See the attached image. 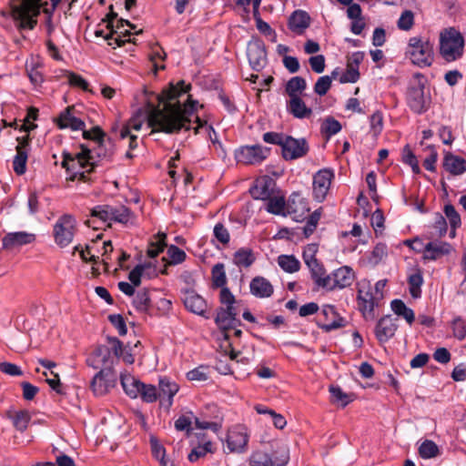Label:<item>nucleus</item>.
<instances>
[{
	"instance_id": "7",
	"label": "nucleus",
	"mask_w": 466,
	"mask_h": 466,
	"mask_svg": "<svg viewBox=\"0 0 466 466\" xmlns=\"http://www.w3.org/2000/svg\"><path fill=\"white\" fill-rule=\"evenodd\" d=\"M405 56L420 67L431 66L434 61L433 45L422 36H412L409 39Z\"/></svg>"
},
{
	"instance_id": "61",
	"label": "nucleus",
	"mask_w": 466,
	"mask_h": 466,
	"mask_svg": "<svg viewBox=\"0 0 466 466\" xmlns=\"http://www.w3.org/2000/svg\"><path fill=\"white\" fill-rule=\"evenodd\" d=\"M414 24V14L410 10H405L401 13L397 25L400 30L409 31Z\"/></svg>"
},
{
	"instance_id": "2",
	"label": "nucleus",
	"mask_w": 466,
	"mask_h": 466,
	"mask_svg": "<svg viewBox=\"0 0 466 466\" xmlns=\"http://www.w3.org/2000/svg\"><path fill=\"white\" fill-rule=\"evenodd\" d=\"M41 8L46 15V33L50 35L55 31L52 20L54 11L48 8L47 3L44 5L42 0H12L11 2L12 16L20 29L32 30L37 23L36 17L40 14Z\"/></svg>"
},
{
	"instance_id": "33",
	"label": "nucleus",
	"mask_w": 466,
	"mask_h": 466,
	"mask_svg": "<svg viewBox=\"0 0 466 466\" xmlns=\"http://www.w3.org/2000/svg\"><path fill=\"white\" fill-rule=\"evenodd\" d=\"M264 209L268 213L277 216H287V204L284 196L276 192L269 198L264 201Z\"/></svg>"
},
{
	"instance_id": "50",
	"label": "nucleus",
	"mask_w": 466,
	"mask_h": 466,
	"mask_svg": "<svg viewBox=\"0 0 466 466\" xmlns=\"http://www.w3.org/2000/svg\"><path fill=\"white\" fill-rule=\"evenodd\" d=\"M440 453L437 444L430 440H425L419 447V454L422 459H431Z\"/></svg>"
},
{
	"instance_id": "60",
	"label": "nucleus",
	"mask_w": 466,
	"mask_h": 466,
	"mask_svg": "<svg viewBox=\"0 0 466 466\" xmlns=\"http://www.w3.org/2000/svg\"><path fill=\"white\" fill-rule=\"evenodd\" d=\"M329 392L332 398V401L341 403L343 407L351 401L350 396L346 394L339 386H330Z\"/></svg>"
},
{
	"instance_id": "39",
	"label": "nucleus",
	"mask_w": 466,
	"mask_h": 466,
	"mask_svg": "<svg viewBox=\"0 0 466 466\" xmlns=\"http://www.w3.org/2000/svg\"><path fill=\"white\" fill-rule=\"evenodd\" d=\"M391 310L399 317L403 318L409 325H411L415 320L414 311L406 306L401 299H393L390 302Z\"/></svg>"
},
{
	"instance_id": "63",
	"label": "nucleus",
	"mask_w": 466,
	"mask_h": 466,
	"mask_svg": "<svg viewBox=\"0 0 466 466\" xmlns=\"http://www.w3.org/2000/svg\"><path fill=\"white\" fill-rule=\"evenodd\" d=\"M388 256V247L384 243H378L370 255V260L371 263L377 265L380 261H382L383 258H385Z\"/></svg>"
},
{
	"instance_id": "57",
	"label": "nucleus",
	"mask_w": 466,
	"mask_h": 466,
	"mask_svg": "<svg viewBox=\"0 0 466 466\" xmlns=\"http://www.w3.org/2000/svg\"><path fill=\"white\" fill-rule=\"evenodd\" d=\"M212 451V443L211 441H207L203 445H198V447L194 448L190 453L188 454V461L190 462H195L198 459L205 457L207 453Z\"/></svg>"
},
{
	"instance_id": "22",
	"label": "nucleus",
	"mask_w": 466,
	"mask_h": 466,
	"mask_svg": "<svg viewBox=\"0 0 466 466\" xmlns=\"http://www.w3.org/2000/svg\"><path fill=\"white\" fill-rule=\"evenodd\" d=\"M396 319L390 315H386L379 319L375 327V336L380 343L388 342L398 329Z\"/></svg>"
},
{
	"instance_id": "4",
	"label": "nucleus",
	"mask_w": 466,
	"mask_h": 466,
	"mask_svg": "<svg viewBox=\"0 0 466 466\" xmlns=\"http://www.w3.org/2000/svg\"><path fill=\"white\" fill-rule=\"evenodd\" d=\"M426 84V76L421 73H415L407 89V105L413 113L418 115L425 113L430 107L431 96L425 94Z\"/></svg>"
},
{
	"instance_id": "47",
	"label": "nucleus",
	"mask_w": 466,
	"mask_h": 466,
	"mask_svg": "<svg viewBox=\"0 0 466 466\" xmlns=\"http://www.w3.org/2000/svg\"><path fill=\"white\" fill-rule=\"evenodd\" d=\"M138 397L146 403H153L158 400L157 388L152 384L142 382L139 388Z\"/></svg>"
},
{
	"instance_id": "38",
	"label": "nucleus",
	"mask_w": 466,
	"mask_h": 466,
	"mask_svg": "<svg viewBox=\"0 0 466 466\" xmlns=\"http://www.w3.org/2000/svg\"><path fill=\"white\" fill-rule=\"evenodd\" d=\"M307 89V82L302 76H293L285 85V93L289 98L302 96Z\"/></svg>"
},
{
	"instance_id": "53",
	"label": "nucleus",
	"mask_w": 466,
	"mask_h": 466,
	"mask_svg": "<svg viewBox=\"0 0 466 466\" xmlns=\"http://www.w3.org/2000/svg\"><path fill=\"white\" fill-rule=\"evenodd\" d=\"M26 72L27 76L30 79V82L35 86H40L44 82V75L42 67L39 65H35L31 63L26 65Z\"/></svg>"
},
{
	"instance_id": "18",
	"label": "nucleus",
	"mask_w": 466,
	"mask_h": 466,
	"mask_svg": "<svg viewBox=\"0 0 466 466\" xmlns=\"http://www.w3.org/2000/svg\"><path fill=\"white\" fill-rule=\"evenodd\" d=\"M334 178V173L329 168L319 170L313 177V197L322 202L330 188L331 181Z\"/></svg>"
},
{
	"instance_id": "42",
	"label": "nucleus",
	"mask_w": 466,
	"mask_h": 466,
	"mask_svg": "<svg viewBox=\"0 0 466 466\" xmlns=\"http://www.w3.org/2000/svg\"><path fill=\"white\" fill-rule=\"evenodd\" d=\"M272 466H286L289 461V450L287 445L278 444L276 450L269 454Z\"/></svg>"
},
{
	"instance_id": "23",
	"label": "nucleus",
	"mask_w": 466,
	"mask_h": 466,
	"mask_svg": "<svg viewBox=\"0 0 466 466\" xmlns=\"http://www.w3.org/2000/svg\"><path fill=\"white\" fill-rule=\"evenodd\" d=\"M158 400L160 405L169 409L173 405V398L178 392L179 386L167 377L159 379Z\"/></svg>"
},
{
	"instance_id": "29",
	"label": "nucleus",
	"mask_w": 466,
	"mask_h": 466,
	"mask_svg": "<svg viewBox=\"0 0 466 466\" xmlns=\"http://www.w3.org/2000/svg\"><path fill=\"white\" fill-rule=\"evenodd\" d=\"M451 245L444 241H430L425 245L423 259L437 260L440 258L450 254Z\"/></svg>"
},
{
	"instance_id": "1",
	"label": "nucleus",
	"mask_w": 466,
	"mask_h": 466,
	"mask_svg": "<svg viewBox=\"0 0 466 466\" xmlns=\"http://www.w3.org/2000/svg\"><path fill=\"white\" fill-rule=\"evenodd\" d=\"M190 89V85L184 81L163 90L159 99L163 102L162 109L153 108L149 114L138 111L125 126L121 127L120 137L125 139L132 130L139 131L147 122V126L157 131L166 133L178 132L182 127H190L188 121L192 120L194 110L192 107L182 108V96Z\"/></svg>"
},
{
	"instance_id": "11",
	"label": "nucleus",
	"mask_w": 466,
	"mask_h": 466,
	"mask_svg": "<svg viewBox=\"0 0 466 466\" xmlns=\"http://www.w3.org/2000/svg\"><path fill=\"white\" fill-rule=\"evenodd\" d=\"M76 232V218L70 214H64L54 225V240L60 248L67 247L73 241Z\"/></svg>"
},
{
	"instance_id": "54",
	"label": "nucleus",
	"mask_w": 466,
	"mask_h": 466,
	"mask_svg": "<svg viewBox=\"0 0 466 466\" xmlns=\"http://www.w3.org/2000/svg\"><path fill=\"white\" fill-rule=\"evenodd\" d=\"M341 124L332 116L325 118L321 125V132L327 137H330L338 134L341 130Z\"/></svg>"
},
{
	"instance_id": "62",
	"label": "nucleus",
	"mask_w": 466,
	"mask_h": 466,
	"mask_svg": "<svg viewBox=\"0 0 466 466\" xmlns=\"http://www.w3.org/2000/svg\"><path fill=\"white\" fill-rule=\"evenodd\" d=\"M331 83V76H320L314 85V92L320 96H325L329 90Z\"/></svg>"
},
{
	"instance_id": "44",
	"label": "nucleus",
	"mask_w": 466,
	"mask_h": 466,
	"mask_svg": "<svg viewBox=\"0 0 466 466\" xmlns=\"http://www.w3.org/2000/svg\"><path fill=\"white\" fill-rule=\"evenodd\" d=\"M212 286L213 288H227V275L223 263H217L211 269Z\"/></svg>"
},
{
	"instance_id": "6",
	"label": "nucleus",
	"mask_w": 466,
	"mask_h": 466,
	"mask_svg": "<svg viewBox=\"0 0 466 466\" xmlns=\"http://www.w3.org/2000/svg\"><path fill=\"white\" fill-rule=\"evenodd\" d=\"M108 345H100L93 352L92 356L87 359V364L94 369H107L118 361L123 353V344L116 337L106 338Z\"/></svg>"
},
{
	"instance_id": "51",
	"label": "nucleus",
	"mask_w": 466,
	"mask_h": 466,
	"mask_svg": "<svg viewBox=\"0 0 466 466\" xmlns=\"http://www.w3.org/2000/svg\"><path fill=\"white\" fill-rule=\"evenodd\" d=\"M452 335L459 340L466 338V319L461 316H456L451 322Z\"/></svg>"
},
{
	"instance_id": "31",
	"label": "nucleus",
	"mask_w": 466,
	"mask_h": 466,
	"mask_svg": "<svg viewBox=\"0 0 466 466\" xmlns=\"http://www.w3.org/2000/svg\"><path fill=\"white\" fill-rule=\"evenodd\" d=\"M288 214L302 217L309 211L306 199L297 192H293L286 201Z\"/></svg>"
},
{
	"instance_id": "56",
	"label": "nucleus",
	"mask_w": 466,
	"mask_h": 466,
	"mask_svg": "<svg viewBox=\"0 0 466 466\" xmlns=\"http://www.w3.org/2000/svg\"><path fill=\"white\" fill-rule=\"evenodd\" d=\"M250 466H272L271 456L264 451H254L249 457Z\"/></svg>"
},
{
	"instance_id": "48",
	"label": "nucleus",
	"mask_w": 466,
	"mask_h": 466,
	"mask_svg": "<svg viewBox=\"0 0 466 466\" xmlns=\"http://www.w3.org/2000/svg\"><path fill=\"white\" fill-rule=\"evenodd\" d=\"M166 234L158 233L154 237V240H152L147 248V256L150 258H156L161 252H163L166 247Z\"/></svg>"
},
{
	"instance_id": "15",
	"label": "nucleus",
	"mask_w": 466,
	"mask_h": 466,
	"mask_svg": "<svg viewBox=\"0 0 466 466\" xmlns=\"http://www.w3.org/2000/svg\"><path fill=\"white\" fill-rule=\"evenodd\" d=\"M247 56L250 66L255 71L262 70L268 62L265 44L258 38H252L247 46Z\"/></svg>"
},
{
	"instance_id": "30",
	"label": "nucleus",
	"mask_w": 466,
	"mask_h": 466,
	"mask_svg": "<svg viewBox=\"0 0 466 466\" xmlns=\"http://www.w3.org/2000/svg\"><path fill=\"white\" fill-rule=\"evenodd\" d=\"M35 240V235L25 231L11 232L6 234L2 241L5 248H12L33 243Z\"/></svg>"
},
{
	"instance_id": "16",
	"label": "nucleus",
	"mask_w": 466,
	"mask_h": 466,
	"mask_svg": "<svg viewBox=\"0 0 466 466\" xmlns=\"http://www.w3.org/2000/svg\"><path fill=\"white\" fill-rule=\"evenodd\" d=\"M269 150L259 145L245 146L235 152L238 163L246 165H256L267 158Z\"/></svg>"
},
{
	"instance_id": "55",
	"label": "nucleus",
	"mask_w": 466,
	"mask_h": 466,
	"mask_svg": "<svg viewBox=\"0 0 466 466\" xmlns=\"http://www.w3.org/2000/svg\"><path fill=\"white\" fill-rule=\"evenodd\" d=\"M112 212L111 205H100L96 206L91 210V217L93 218H98L102 222H111Z\"/></svg>"
},
{
	"instance_id": "24",
	"label": "nucleus",
	"mask_w": 466,
	"mask_h": 466,
	"mask_svg": "<svg viewBox=\"0 0 466 466\" xmlns=\"http://www.w3.org/2000/svg\"><path fill=\"white\" fill-rule=\"evenodd\" d=\"M183 303L187 310L190 312L205 316L207 310L206 300L194 290L187 289L183 296Z\"/></svg>"
},
{
	"instance_id": "13",
	"label": "nucleus",
	"mask_w": 466,
	"mask_h": 466,
	"mask_svg": "<svg viewBox=\"0 0 466 466\" xmlns=\"http://www.w3.org/2000/svg\"><path fill=\"white\" fill-rule=\"evenodd\" d=\"M248 440V429L241 424L235 425L228 431L227 448L229 452L242 453L247 450Z\"/></svg>"
},
{
	"instance_id": "41",
	"label": "nucleus",
	"mask_w": 466,
	"mask_h": 466,
	"mask_svg": "<svg viewBox=\"0 0 466 466\" xmlns=\"http://www.w3.org/2000/svg\"><path fill=\"white\" fill-rule=\"evenodd\" d=\"M254 261V254L249 248H239L235 252L233 257L234 264L239 268H248Z\"/></svg>"
},
{
	"instance_id": "45",
	"label": "nucleus",
	"mask_w": 466,
	"mask_h": 466,
	"mask_svg": "<svg viewBox=\"0 0 466 466\" xmlns=\"http://www.w3.org/2000/svg\"><path fill=\"white\" fill-rule=\"evenodd\" d=\"M27 150L23 146H16V155L13 160L14 171L17 175H23L26 171Z\"/></svg>"
},
{
	"instance_id": "8",
	"label": "nucleus",
	"mask_w": 466,
	"mask_h": 466,
	"mask_svg": "<svg viewBox=\"0 0 466 466\" xmlns=\"http://www.w3.org/2000/svg\"><path fill=\"white\" fill-rule=\"evenodd\" d=\"M464 45V37L454 27L444 29L440 35V55L447 62L461 58Z\"/></svg>"
},
{
	"instance_id": "58",
	"label": "nucleus",
	"mask_w": 466,
	"mask_h": 466,
	"mask_svg": "<svg viewBox=\"0 0 466 466\" xmlns=\"http://www.w3.org/2000/svg\"><path fill=\"white\" fill-rule=\"evenodd\" d=\"M370 129L374 137H378L383 129V116L381 112L376 111L370 117Z\"/></svg>"
},
{
	"instance_id": "52",
	"label": "nucleus",
	"mask_w": 466,
	"mask_h": 466,
	"mask_svg": "<svg viewBox=\"0 0 466 466\" xmlns=\"http://www.w3.org/2000/svg\"><path fill=\"white\" fill-rule=\"evenodd\" d=\"M150 297L147 289L139 290L135 294L133 305L138 311H147L150 307Z\"/></svg>"
},
{
	"instance_id": "3",
	"label": "nucleus",
	"mask_w": 466,
	"mask_h": 466,
	"mask_svg": "<svg viewBox=\"0 0 466 466\" xmlns=\"http://www.w3.org/2000/svg\"><path fill=\"white\" fill-rule=\"evenodd\" d=\"M95 166L94 157L91 156V150L81 147L77 153H63L62 167L66 168L71 180H85L86 174L90 173Z\"/></svg>"
},
{
	"instance_id": "49",
	"label": "nucleus",
	"mask_w": 466,
	"mask_h": 466,
	"mask_svg": "<svg viewBox=\"0 0 466 466\" xmlns=\"http://www.w3.org/2000/svg\"><path fill=\"white\" fill-rule=\"evenodd\" d=\"M10 419L15 428L23 432L27 429L31 416L27 410H19L10 416Z\"/></svg>"
},
{
	"instance_id": "21",
	"label": "nucleus",
	"mask_w": 466,
	"mask_h": 466,
	"mask_svg": "<svg viewBox=\"0 0 466 466\" xmlns=\"http://www.w3.org/2000/svg\"><path fill=\"white\" fill-rule=\"evenodd\" d=\"M120 29V25H116V29H114V26L109 20L106 25V29H97L95 32L96 36H103L109 46L114 47L122 46L127 42H130L131 39L127 36L130 35V33L127 30L125 32L118 30Z\"/></svg>"
},
{
	"instance_id": "34",
	"label": "nucleus",
	"mask_w": 466,
	"mask_h": 466,
	"mask_svg": "<svg viewBox=\"0 0 466 466\" xmlns=\"http://www.w3.org/2000/svg\"><path fill=\"white\" fill-rule=\"evenodd\" d=\"M120 383L125 393L131 399H137L139 396V388L142 383L140 380L128 372L120 374Z\"/></svg>"
},
{
	"instance_id": "27",
	"label": "nucleus",
	"mask_w": 466,
	"mask_h": 466,
	"mask_svg": "<svg viewBox=\"0 0 466 466\" xmlns=\"http://www.w3.org/2000/svg\"><path fill=\"white\" fill-rule=\"evenodd\" d=\"M250 293L258 299H268L274 292L273 285L266 278L257 276L249 283Z\"/></svg>"
},
{
	"instance_id": "43",
	"label": "nucleus",
	"mask_w": 466,
	"mask_h": 466,
	"mask_svg": "<svg viewBox=\"0 0 466 466\" xmlns=\"http://www.w3.org/2000/svg\"><path fill=\"white\" fill-rule=\"evenodd\" d=\"M278 264L285 272L295 273L300 268V262L293 255H280L278 257Z\"/></svg>"
},
{
	"instance_id": "26",
	"label": "nucleus",
	"mask_w": 466,
	"mask_h": 466,
	"mask_svg": "<svg viewBox=\"0 0 466 466\" xmlns=\"http://www.w3.org/2000/svg\"><path fill=\"white\" fill-rule=\"evenodd\" d=\"M322 314L326 320L323 324H319L321 329L329 332L345 326L344 319L338 316L334 306L325 305L322 309Z\"/></svg>"
},
{
	"instance_id": "46",
	"label": "nucleus",
	"mask_w": 466,
	"mask_h": 466,
	"mask_svg": "<svg viewBox=\"0 0 466 466\" xmlns=\"http://www.w3.org/2000/svg\"><path fill=\"white\" fill-rule=\"evenodd\" d=\"M148 56L152 63L155 74H157L158 70L165 68L164 60L166 58V53L160 46L157 45L152 46Z\"/></svg>"
},
{
	"instance_id": "32",
	"label": "nucleus",
	"mask_w": 466,
	"mask_h": 466,
	"mask_svg": "<svg viewBox=\"0 0 466 466\" xmlns=\"http://www.w3.org/2000/svg\"><path fill=\"white\" fill-rule=\"evenodd\" d=\"M310 24V17L307 12L302 10L294 11L289 18V28L298 34H302Z\"/></svg>"
},
{
	"instance_id": "19",
	"label": "nucleus",
	"mask_w": 466,
	"mask_h": 466,
	"mask_svg": "<svg viewBox=\"0 0 466 466\" xmlns=\"http://www.w3.org/2000/svg\"><path fill=\"white\" fill-rule=\"evenodd\" d=\"M277 192V185L268 176L258 177L250 187L249 193L254 199L267 200Z\"/></svg>"
},
{
	"instance_id": "37",
	"label": "nucleus",
	"mask_w": 466,
	"mask_h": 466,
	"mask_svg": "<svg viewBox=\"0 0 466 466\" xmlns=\"http://www.w3.org/2000/svg\"><path fill=\"white\" fill-rule=\"evenodd\" d=\"M310 271L311 279L314 280L318 288L325 289L329 286V275L326 274V270L319 261L307 265Z\"/></svg>"
},
{
	"instance_id": "14",
	"label": "nucleus",
	"mask_w": 466,
	"mask_h": 466,
	"mask_svg": "<svg viewBox=\"0 0 466 466\" xmlns=\"http://www.w3.org/2000/svg\"><path fill=\"white\" fill-rule=\"evenodd\" d=\"M181 100H182V108H188L189 106L192 107L194 110V116H195L192 117V120L190 122L188 121V123H187V125H189L190 127H188V128L182 127V129H186V130L194 129L196 134H198L201 131H204L205 133L208 134L209 139L213 143L217 142L218 136H217L215 129L213 128L212 126L208 125L206 122L202 123L200 121V119L198 118V116L196 114L197 102L192 101L190 99V95H188V92H187L186 95L182 96Z\"/></svg>"
},
{
	"instance_id": "35",
	"label": "nucleus",
	"mask_w": 466,
	"mask_h": 466,
	"mask_svg": "<svg viewBox=\"0 0 466 466\" xmlns=\"http://www.w3.org/2000/svg\"><path fill=\"white\" fill-rule=\"evenodd\" d=\"M443 167L451 175L460 176L466 171V161L461 157L447 153L443 159Z\"/></svg>"
},
{
	"instance_id": "10",
	"label": "nucleus",
	"mask_w": 466,
	"mask_h": 466,
	"mask_svg": "<svg viewBox=\"0 0 466 466\" xmlns=\"http://www.w3.org/2000/svg\"><path fill=\"white\" fill-rule=\"evenodd\" d=\"M358 308L366 320L375 319V307L378 306L379 298L374 294L373 288L369 280L363 279L358 283Z\"/></svg>"
},
{
	"instance_id": "20",
	"label": "nucleus",
	"mask_w": 466,
	"mask_h": 466,
	"mask_svg": "<svg viewBox=\"0 0 466 466\" xmlns=\"http://www.w3.org/2000/svg\"><path fill=\"white\" fill-rule=\"evenodd\" d=\"M355 276L351 268L348 266L340 267L329 275V286L327 290L342 289L350 287L354 281Z\"/></svg>"
},
{
	"instance_id": "40",
	"label": "nucleus",
	"mask_w": 466,
	"mask_h": 466,
	"mask_svg": "<svg viewBox=\"0 0 466 466\" xmlns=\"http://www.w3.org/2000/svg\"><path fill=\"white\" fill-rule=\"evenodd\" d=\"M111 221L117 222L123 225L132 224L135 218L133 212L126 206H112Z\"/></svg>"
},
{
	"instance_id": "28",
	"label": "nucleus",
	"mask_w": 466,
	"mask_h": 466,
	"mask_svg": "<svg viewBox=\"0 0 466 466\" xmlns=\"http://www.w3.org/2000/svg\"><path fill=\"white\" fill-rule=\"evenodd\" d=\"M288 113L298 119L309 118L312 116V109L306 105L302 96L289 98L286 102Z\"/></svg>"
},
{
	"instance_id": "36",
	"label": "nucleus",
	"mask_w": 466,
	"mask_h": 466,
	"mask_svg": "<svg viewBox=\"0 0 466 466\" xmlns=\"http://www.w3.org/2000/svg\"><path fill=\"white\" fill-rule=\"evenodd\" d=\"M410 294L413 299L420 298L423 284L422 270L419 268H411L408 274Z\"/></svg>"
},
{
	"instance_id": "9",
	"label": "nucleus",
	"mask_w": 466,
	"mask_h": 466,
	"mask_svg": "<svg viewBox=\"0 0 466 466\" xmlns=\"http://www.w3.org/2000/svg\"><path fill=\"white\" fill-rule=\"evenodd\" d=\"M84 138L92 140L95 144L91 156L96 155L101 160H110L115 154V144L112 138L107 137L105 132L95 127L89 131H84Z\"/></svg>"
},
{
	"instance_id": "17",
	"label": "nucleus",
	"mask_w": 466,
	"mask_h": 466,
	"mask_svg": "<svg viewBox=\"0 0 466 466\" xmlns=\"http://www.w3.org/2000/svg\"><path fill=\"white\" fill-rule=\"evenodd\" d=\"M282 156L286 160H294L307 155L309 145L305 138H294L286 136L281 146Z\"/></svg>"
},
{
	"instance_id": "5",
	"label": "nucleus",
	"mask_w": 466,
	"mask_h": 466,
	"mask_svg": "<svg viewBox=\"0 0 466 466\" xmlns=\"http://www.w3.org/2000/svg\"><path fill=\"white\" fill-rule=\"evenodd\" d=\"M219 302L220 307L218 309L215 318L218 327L226 331L240 325V321L237 319L238 313L235 306L237 300L228 288H224L220 290Z\"/></svg>"
},
{
	"instance_id": "59",
	"label": "nucleus",
	"mask_w": 466,
	"mask_h": 466,
	"mask_svg": "<svg viewBox=\"0 0 466 466\" xmlns=\"http://www.w3.org/2000/svg\"><path fill=\"white\" fill-rule=\"evenodd\" d=\"M213 235L222 245L226 246L230 241V234L223 223H217L213 229Z\"/></svg>"
},
{
	"instance_id": "64",
	"label": "nucleus",
	"mask_w": 466,
	"mask_h": 466,
	"mask_svg": "<svg viewBox=\"0 0 466 466\" xmlns=\"http://www.w3.org/2000/svg\"><path fill=\"white\" fill-rule=\"evenodd\" d=\"M444 214L450 222L451 228H457L461 226V216L456 211L455 208L451 204H447L444 207Z\"/></svg>"
},
{
	"instance_id": "12",
	"label": "nucleus",
	"mask_w": 466,
	"mask_h": 466,
	"mask_svg": "<svg viewBox=\"0 0 466 466\" xmlns=\"http://www.w3.org/2000/svg\"><path fill=\"white\" fill-rule=\"evenodd\" d=\"M116 380L117 376L113 369H101L93 377L90 388L96 396H104L115 388Z\"/></svg>"
},
{
	"instance_id": "25",
	"label": "nucleus",
	"mask_w": 466,
	"mask_h": 466,
	"mask_svg": "<svg viewBox=\"0 0 466 466\" xmlns=\"http://www.w3.org/2000/svg\"><path fill=\"white\" fill-rule=\"evenodd\" d=\"M56 123L58 127L61 129L70 128L73 131H85V122L75 115V110L71 107H68L61 112Z\"/></svg>"
}]
</instances>
